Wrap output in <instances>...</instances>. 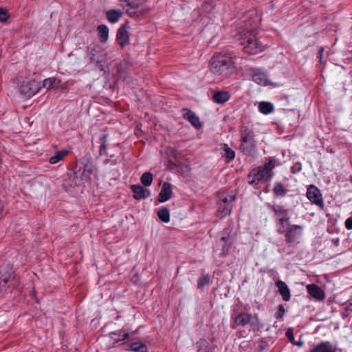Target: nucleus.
Returning <instances> with one entry per match:
<instances>
[{
  "label": "nucleus",
  "instance_id": "obj_1",
  "mask_svg": "<svg viewBox=\"0 0 352 352\" xmlns=\"http://www.w3.org/2000/svg\"><path fill=\"white\" fill-rule=\"evenodd\" d=\"M236 55L230 50L216 53L210 60V71L217 76H227L229 71L235 68Z\"/></svg>",
  "mask_w": 352,
  "mask_h": 352
},
{
  "label": "nucleus",
  "instance_id": "obj_2",
  "mask_svg": "<svg viewBox=\"0 0 352 352\" xmlns=\"http://www.w3.org/2000/svg\"><path fill=\"white\" fill-rule=\"evenodd\" d=\"M275 166V161L269 160L261 166L254 168L248 175V182L252 185H257L260 181H270L273 177L272 170Z\"/></svg>",
  "mask_w": 352,
  "mask_h": 352
},
{
  "label": "nucleus",
  "instance_id": "obj_3",
  "mask_svg": "<svg viewBox=\"0 0 352 352\" xmlns=\"http://www.w3.org/2000/svg\"><path fill=\"white\" fill-rule=\"evenodd\" d=\"M241 44L248 54H255L264 50V45L256 37V30H251L245 33Z\"/></svg>",
  "mask_w": 352,
  "mask_h": 352
},
{
  "label": "nucleus",
  "instance_id": "obj_4",
  "mask_svg": "<svg viewBox=\"0 0 352 352\" xmlns=\"http://www.w3.org/2000/svg\"><path fill=\"white\" fill-rule=\"evenodd\" d=\"M241 149L245 154H250L256 147L254 132L247 127H243L241 130Z\"/></svg>",
  "mask_w": 352,
  "mask_h": 352
},
{
  "label": "nucleus",
  "instance_id": "obj_5",
  "mask_svg": "<svg viewBox=\"0 0 352 352\" xmlns=\"http://www.w3.org/2000/svg\"><path fill=\"white\" fill-rule=\"evenodd\" d=\"M121 6L131 16L142 15L148 11L144 3L138 0H124Z\"/></svg>",
  "mask_w": 352,
  "mask_h": 352
},
{
  "label": "nucleus",
  "instance_id": "obj_6",
  "mask_svg": "<svg viewBox=\"0 0 352 352\" xmlns=\"http://www.w3.org/2000/svg\"><path fill=\"white\" fill-rule=\"evenodd\" d=\"M41 89L40 84L35 80L23 82L19 87L20 93L27 98L35 95Z\"/></svg>",
  "mask_w": 352,
  "mask_h": 352
},
{
  "label": "nucleus",
  "instance_id": "obj_7",
  "mask_svg": "<svg viewBox=\"0 0 352 352\" xmlns=\"http://www.w3.org/2000/svg\"><path fill=\"white\" fill-rule=\"evenodd\" d=\"M234 200V197L232 195L223 196L221 201L218 204V215L223 217L230 214Z\"/></svg>",
  "mask_w": 352,
  "mask_h": 352
},
{
  "label": "nucleus",
  "instance_id": "obj_8",
  "mask_svg": "<svg viewBox=\"0 0 352 352\" xmlns=\"http://www.w3.org/2000/svg\"><path fill=\"white\" fill-rule=\"evenodd\" d=\"M87 56L90 63H101L104 56V50L99 45H90L88 47Z\"/></svg>",
  "mask_w": 352,
  "mask_h": 352
},
{
  "label": "nucleus",
  "instance_id": "obj_9",
  "mask_svg": "<svg viewBox=\"0 0 352 352\" xmlns=\"http://www.w3.org/2000/svg\"><path fill=\"white\" fill-rule=\"evenodd\" d=\"M307 199L321 208L324 207V202L320 190L314 185L309 186L307 190Z\"/></svg>",
  "mask_w": 352,
  "mask_h": 352
},
{
  "label": "nucleus",
  "instance_id": "obj_10",
  "mask_svg": "<svg viewBox=\"0 0 352 352\" xmlns=\"http://www.w3.org/2000/svg\"><path fill=\"white\" fill-rule=\"evenodd\" d=\"M232 228H225L221 236V243H222V255H225L228 253L230 247L233 243V237L231 236Z\"/></svg>",
  "mask_w": 352,
  "mask_h": 352
},
{
  "label": "nucleus",
  "instance_id": "obj_11",
  "mask_svg": "<svg viewBox=\"0 0 352 352\" xmlns=\"http://www.w3.org/2000/svg\"><path fill=\"white\" fill-rule=\"evenodd\" d=\"M232 228H225L221 236V243H222V255H225L228 253L230 247L233 243V237L231 236Z\"/></svg>",
  "mask_w": 352,
  "mask_h": 352
},
{
  "label": "nucleus",
  "instance_id": "obj_12",
  "mask_svg": "<svg viewBox=\"0 0 352 352\" xmlns=\"http://www.w3.org/2000/svg\"><path fill=\"white\" fill-rule=\"evenodd\" d=\"M126 24L122 25L118 30L116 35V41L122 47L126 46L129 43V35L126 30Z\"/></svg>",
  "mask_w": 352,
  "mask_h": 352
},
{
  "label": "nucleus",
  "instance_id": "obj_13",
  "mask_svg": "<svg viewBox=\"0 0 352 352\" xmlns=\"http://www.w3.org/2000/svg\"><path fill=\"white\" fill-rule=\"evenodd\" d=\"M111 338H113L116 343H122L128 339L133 338L134 332H126L124 330H118L111 332L110 333Z\"/></svg>",
  "mask_w": 352,
  "mask_h": 352
},
{
  "label": "nucleus",
  "instance_id": "obj_14",
  "mask_svg": "<svg viewBox=\"0 0 352 352\" xmlns=\"http://www.w3.org/2000/svg\"><path fill=\"white\" fill-rule=\"evenodd\" d=\"M307 289L309 295L317 300H323L325 298L324 292L315 284L307 285Z\"/></svg>",
  "mask_w": 352,
  "mask_h": 352
},
{
  "label": "nucleus",
  "instance_id": "obj_15",
  "mask_svg": "<svg viewBox=\"0 0 352 352\" xmlns=\"http://www.w3.org/2000/svg\"><path fill=\"white\" fill-rule=\"evenodd\" d=\"M131 190L133 192V197L138 200L146 199L148 197L151 195V192L148 189L140 185L132 186Z\"/></svg>",
  "mask_w": 352,
  "mask_h": 352
},
{
  "label": "nucleus",
  "instance_id": "obj_16",
  "mask_svg": "<svg viewBox=\"0 0 352 352\" xmlns=\"http://www.w3.org/2000/svg\"><path fill=\"white\" fill-rule=\"evenodd\" d=\"M302 226L298 225H292L287 228V232H285V237L288 243L293 242L295 239L301 235L300 232H297V230H302Z\"/></svg>",
  "mask_w": 352,
  "mask_h": 352
},
{
  "label": "nucleus",
  "instance_id": "obj_17",
  "mask_svg": "<svg viewBox=\"0 0 352 352\" xmlns=\"http://www.w3.org/2000/svg\"><path fill=\"white\" fill-rule=\"evenodd\" d=\"M172 185L168 182H164L158 196V201L161 203L168 201L172 195Z\"/></svg>",
  "mask_w": 352,
  "mask_h": 352
},
{
  "label": "nucleus",
  "instance_id": "obj_18",
  "mask_svg": "<svg viewBox=\"0 0 352 352\" xmlns=\"http://www.w3.org/2000/svg\"><path fill=\"white\" fill-rule=\"evenodd\" d=\"M183 117L184 119L188 120L196 129H199L201 127L199 118L193 111L189 109H183Z\"/></svg>",
  "mask_w": 352,
  "mask_h": 352
},
{
  "label": "nucleus",
  "instance_id": "obj_19",
  "mask_svg": "<svg viewBox=\"0 0 352 352\" xmlns=\"http://www.w3.org/2000/svg\"><path fill=\"white\" fill-rule=\"evenodd\" d=\"M310 352H336V348L329 342H323L314 346Z\"/></svg>",
  "mask_w": 352,
  "mask_h": 352
},
{
  "label": "nucleus",
  "instance_id": "obj_20",
  "mask_svg": "<svg viewBox=\"0 0 352 352\" xmlns=\"http://www.w3.org/2000/svg\"><path fill=\"white\" fill-rule=\"evenodd\" d=\"M276 287L285 301H288L290 299V290L286 283L282 280L276 282Z\"/></svg>",
  "mask_w": 352,
  "mask_h": 352
},
{
  "label": "nucleus",
  "instance_id": "obj_21",
  "mask_svg": "<svg viewBox=\"0 0 352 352\" xmlns=\"http://www.w3.org/2000/svg\"><path fill=\"white\" fill-rule=\"evenodd\" d=\"M254 82L261 85H267V78L265 73L262 72L260 69H254L252 75Z\"/></svg>",
  "mask_w": 352,
  "mask_h": 352
},
{
  "label": "nucleus",
  "instance_id": "obj_22",
  "mask_svg": "<svg viewBox=\"0 0 352 352\" xmlns=\"http://www.w3.org/2000/svg\"><path fill=\"white\" fill-rule=\"evenodd\" d=\"M98 36L100 41L104 43L109 38V28L106 25H99L97 28Z\"/></svg>",
  "mask_w": 352,
  "mask_h": 352
},
{
  "label": "nucleus",
  "instance_id": "obj_23",
  "mask_svg": "<svg viewBox=\"0 0 352 352\" xmlns=\"http://www.w3.org/2000/svg\"><path fill=\"white\" fill-rule=\"evenodd\" d=\"M9 282L10 275H8L7 274H4L2 273V272H0V293H6L8 290H9L10 292L11 291L9 289L10 284L7 285Z\"/></svg>",
  "mask_w": 352,
  "mask_h": 352
},
{
  "label": "nucleus",
  "instance_id": "obj_24",
  "mask_svg": "<svg viewBox=\"0 0 352 352\" xmlns=\"http://www.w3.org/2000/svg\"><path fill=\"white\" fill-rule=\"evenodd\" d=\"M106 15L110 23H115L122 17V12L118 10H110L107 12Z\"/></svg>",
  "mask_w": 352,
  "mask_h": 352
},
{
  "label": "nucleus",
  "instance_id": "obj_25",
  "mask_svg": "<svg viewBox=\"0 0 352 352\" xmlns=\"http://www.w3.org/2000/svg\"><path fill=\"white\" fill-rule=\"evenodd\" d=\"M230 98V95L227 91H217L213 94V100L217 104H223Z\"/></svg>",
  "mask_w": 352,
  "mask_h": 352
},
{
  "label": "nucleus",
  "instance_id": "obj_26",
  "mask_svg": "<svg viewBox=\"0 0 352 352\" xmlns=\"http://www.w3.org/2000/svg\"><path fill=\"white\" fill-rule=\"evenodd\" d=\"M128 350L133 352H148L147 346L143 342H138L131 343Z\"/></svg>",
  "mask_w": 352,
  "mask_h": 352
},
{
  "label": "nucleus",
  "instance_id": "obj_27",
  "mask_svg": "<svg viewBox=\"0 0 352 352\" xmlns=\"http://www.w3.org/2000/svg\"><path fill=\"white\" fill-rule=\"evenodd\" d=\"M221 149L225 153L223 156L225 157L227 162H229L230 161L234 159L235 152L231 148H230L227 144H223L222 145Z\"/></svg>",
  "mask_w": 352,
  "mask_h": 352
},
{
  "label": "nucleus",
  "instance_id": "obj_28",
  "mask_svg": "<svg viewBox=\"0 0 352 352\" xmlns=\"http://www.w3.org/2000/svg\"><path fill=\"white\" fill-rule=\"evenodd\" d=\"M259 111L263 114H269L274 111V106L269 102H261L258 106Z\"/></svg>",
  "mask_w": 352,
  "mask_h": 352
},
{
  "label": "nucleus",
  "instance_id": "obj_29",
  "mask_svg": "<svg viewBox=\"0 0 352 352\" xmlns=\"http://www.w3.org/2000/svg\"><path fill=\"white\" fill-rule=\"evenodd\" d=\"M251 316L247 314H241L236 316L235 322L238 325L245 326L250 322Z\"/></svg>",
  "mask_w": 352,
  "mask_h": 352
},
{
  "label": "nucleus",
  "instance_id": "obj_30",
  "mask_svg": "<svg viewBox=\"0 0 352 352\" xmlns=\"http://www.w3.org/2000/svg\"><path fill=\"white\" fill-rule=\"evenodd\" d=\"M199 352H212L206 340L201 339L197 342Z\"/></svg>",
  "mask_w": 352,
  "mask_h": 352
},
{
  "label": "nucleus",
  "instance_id": "obj_31",
  "mask_svg": "<svg viewBox=\"0 0 352 352\" xmlns=\"http://www.w3.org/2000/svg\"><path fill=\"white\" fill-rule=\"evenodd\" d=\"M157 216L160 219L164 222L168 223L170 221V212L167 208H163L159 210Z\"/></svg>",
  "mask_w": 352,
  "mask_h": 352
},
{
  "label": "nucleus",
  "instance_id": "obj_32",
  "mask_svg": "<svg viewBox=\"0 0 352 352\" xmlns=\"http://www.w3.org/2000/svg\"><path fill=\"white\" fill-rule=\"evenodd\" d=\"M67 154V151H60L56 153V154L50 158V162L51 164H56L59 161L62 160L65 156Z\"/></svg>",
  "mask_w": 352,
  "mask_h": 352
},
{
  "label": "nucleus",
  "instance_id": "obj_33",
  "mask_svg": "<svg viewBox=\"0 0 352 352\" xmlns=\"http://www.w3.org/2000/svg\"><path fill=\"white\" fill-rule=\"evenodd\" d=\"M274 192L277 196H284L286 192L285 186L280 182H276L274 186Z\"/></svg>",
  "mask_w": 352,
  "mask_h": 352
},
{
  "label": "nucleus",
  "instance_id": "obj_34",
  "mask_svg": "<svg viewBox=\"0 0 352 352\" xmlns=\"http://www.w3.org/2000/svg\"><path fill=\"white\" fill-rule=\"evenodd\" d=\"M153 178V175L149 172H146L142 175L140 180L143 185L148 186L151 184Z\"/></svg>",
  "mask_w": 352,
  "mask_h": 352
},
{
  "label": "nucleus",
  "instance_id": "obj_35",
  "mask_svg": "<svg viewBox=\"0 0 352 352\" xmlns=\"http://www.w3.org/2000/svg\"><path fill=\"white\" fill-rule=\"evenodd\" d=\"M60 80H58L54 78H48L43 80V87L47 89H50L53 87L56 84H58Z\"/></svg>",
  "mask_w": 352,
  "mask_h": 352
},
{
  "label": "nucleus",
  "instance_id": "obj_36",
  "mask_svg": "<svg viewBox=\"0 0 352 352\" xmlns=\"http://www.w3.org/2000/svg\"><path fill=\"white\" fill-rule=\"evenodd\" d=\"M273 210L278 217L288 216V210L282 206H275Z\"/></svg>",
  "mask_w": 352,
  "mask_h": 352
},
{
  "label": "nucleus",
  "instance_id": "obj_37",
  "mask_svg": "<svg viewBox=\"0 0 352 352\" xmlns=\"http://www.w3.org/2000/svg\"><path fill=\"white\" fill-rule=\"evenodd\" d=\"M210 277L209 275H205L197 280V287L198 289H201L205 285H208L210 283Z\"/></svg>",
  "mask_w": 352,
  "mask_h": 352
},
{
  "label": "nucleus",
  "instance_id": "obj_38",
  "mask_svg": "<svg viewBox=\"0 0 352 352\" xmlns=\"http://www.w3.org/2000/svg\"><path fill=\"white\" fill-rule=\"evenodd\" d=\"M285 313V309L284 307L281 305H278V311L275 314L276 318L278 320H282Z\"/></svg>",
  "mask_w": 352,
  "mask_h": 352
},
{
  "label": "nucleus",
  "instance_id": "obj_39",
  "mask_svg": "<svg viewBox=\"0 0 352 352\" xmlns=\"http://www.w3.org/2000/svg\"><path fill=\"white\" fill-rule=\"evenodd\" d=\"M95 171H96V169L94 168V166H93L92 165H85V168H84V170H83V175H85L86 173H87L88 175L89 174H94L95 173Z\"/></svg>",
  "mask_w": 352,
  "mask_h": 352
},
{
  "label": "nucleus",
  "instance_id": "obj_40",
  "mask_svg": "<svg viewBox=\"0 0 352 352\" xmlns=\"http://www.w3.org/2000/svg\"><path fill=\"white\" fill-rule=\"evenodd\" d=\"M106 143H107V135H104L102 136V145L100 146V155H106L107 154Z\"/></svg>",
  "mask_w": 352,
  "mask_h": 352
},
{
  "label": "nucleus",
  "instance_id": "obj_41",
  "mask_svg": "<svg viewBox=\"0 0 352 352\" xmlns=\"http://www.w3.org/2000/svg\"><path fill=\"white\" fill-rule=\"evenodd\" d=\"M8 15L7 11L0 8V21L6 22L8 19Z\"/></svg>",
  "mask_w": 352,
  "mask_h": 352
},
{
  "label": "nucleus",
  "instance_id": "obj_42",
  "mask_svg": "<svg viewBox=\"0 0 352 352\" xmlns=\"http://www.w3.org/2000/svg\"><path fill=\"white\" fill-rule=\"evenodd\" d=\"M289 226H290L289 224V226H287V224H278V232L280 234H285V232H287V228Z\"/></svg>",
  "mask_w": 352,
  "mask_h": 352
},
{
  "label": "nucleus",
  "instance_id": "obj_43",
  "mask_svg": "<svg viewBox=\"0 0 352 352\" xmlns=\"http://www.w3.org/2000/svg\"><path fill=\"white\" fill-rule=\"evenodd\" d=\"M286 336L288 338V340H289L290 342H292V344L295 342V340H294V333H293V331L291 329H289L287 332H286Z\"/></svg>",
  "mask_w": 352,
  "mask_h": 352
},
{
  "label": "nucleus",
  "instance_id": "obj_44",
  "mask_svg": "<svg viewBox=\"0 0 352 352\" xmlns=\"http://www.w3.org/2000/svg\"><path fill=\"white\" fill-rule=\"evenodd\" d=\"M278 224H287L289 226V217H278Z\"/></svg>",
  "mask_w": 352,
  "mask_h": 352
},
{
  "label": "nucleus",
  "instance_id": "obj_45",
  "mask_svg": "<svg viewBox=\"0 0 352 352\" xmlns=\"http://www.w3.org/2000/svg\"><path fill=\"white\" fill-rule=\"evenodd\" d=\"M345 227L347 230L352 229V217L348 218L345 221Z\"/></svg>",
  "mask_w": 352,
  "mask_h": 352
},
{
  "label": "nucleus",
  "instance_id": "obj_46",
  "mask_svg": "<svg viewBox=\"0 0 352 352\" xmlns=\"http://www.w3.org/2000/svg\"><path fill=\"white\" fill-rule=\"evenodd\" d=\"M346 309L349 311H352V299L347 302Z\"/></svg>",
  "mask_w": 352,
  "mask_h": 352
},
{
  "label": "nucleus",
  "instance_id": "obj_47",
  "mask_svg": "<svg viewBox=\"0 0 352 352\" xmlns=\"http://www.w3.org/2000/svg\"><path fill=\"white\" fill-rule=\"evenodd\" d=\"M293 344L296 345V346H300H300H302L304 344V342H303V341H302V340H299V341H297V342H296V341H295V342L293 343Z\"/></svg>",
  "mask_w": 352,
  "mask_h": 352
},
{
  "label": "nucleus",
  "instance_id": "obj_48",
  "mask_svg": "<svg viewBox=\"0 0 352 352\" xmlns=\"http://www.w3.org/2000/svg\"><path fill=\"white\" fill-rule=\"evenodd\" d=\"M324 51V48L323 47H321L319 50V56H318V58H319V60H320V62L322 61V52Z\"/></svg>",
  "mask_w": 352,
  "mask_h": 352
}]
</instances>
